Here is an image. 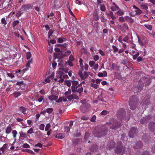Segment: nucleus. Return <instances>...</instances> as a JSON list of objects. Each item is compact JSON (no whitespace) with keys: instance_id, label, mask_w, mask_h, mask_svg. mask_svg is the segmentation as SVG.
<instances>
[{"instance_id":"864d4df0","label":"nucleus","mask_w":155,"mask_h":155,"mask_svg":"<svg viewBox=\"0 0 155 155\" xmlns=\"http://www.w3.org/2000/svg\"><path fill=\"white\" fill-rule=\"evenodd\" d=\"M16 84L19 86H21L23 84V82L22 81H17Z\"/></svg>"},{"instance_id":"cd10ccee","label":"nucleus","mask_w":155,"mask_h":155,"mask_svg":"<svg viewBox=\"0 0 155 155\" xmlns=\"http://www.w3.org/2000/svg\"><path fill=\"white\" fill-rule=\"evenodd\" d=\"M137 37L138 38V41L140 45L141 46H143L144 45V43L143 41L141 39H140L139 36H137Z\"/></svg>"},{"instance_id":"1a4fd4ad","label":"nucleus","mask_w":155,"mask_h":155,"mask_svg":"<svg viewBox=\"0 0 155 155\" xmlns=\"http://www.w3.org/2000/svg\"><path fill=\"white\" fill-rule=\"evenodd\" d=\"M143 140L145 143H148L150 141V138L148 135L144 134L143 136Z\"/></svg>"},{"instance_id":"4be33fe9","label":"nucleus","mask_w":155,"mask_h":155,"mask_svg":"<svg viewBox=\"0 0 155 155\" xmlns=\"http://www.w3.org/2000/svg\"><path fill=\"white\" fill-rule=\"evenodd\" d=\"M67 97H59V98L56 101V102L57 103H59L61 102L62 101L65 102L67 101Z\"/></svg>"},{"instance_id":"774afa93","label":"nucleus","mask_w":155,"mask_h":155,"mask_svg":"<svg viewBox=\"0 0 155 155\" xmlns=\"http://www.w3.org/2000/svg\"><path fill=\"white\" fill-rule=\"evenodd\" d=\"M23 147L24 148H30V147L29 145L27 143H25L24 144L23 146Z\"/></svg>"},{"instance_id":"9d476101","label":"nucleus","mask_w":155,"mask_h":155,"mask_svg":"<svg viewBox=\"0 0 155 155\" xmlns=\"http://www.w3.org/2000/svg\"><path fill=\"white\" fill-rule=\"evenodd\" d=\"M148 127L150 130L152 132L155 131V123L153 121L150 123L148 125ZM155 135V132L154 133Z\"/></svg>"},{"instance_id":"6e6552de","label":"nucleus","mask_w":155,"mask_h":155,"mask_svg":"<svg viewBox=\"0 0 155 155\" xmlns=\"http://www.w3.org/2000/svg\"><path fill=\"white\" fill-rule=\"evenodd\" d=\"M32 8V6L31 4H28L23 5L21 8V10L22 11H26L27 10L31 9Z\"/></svg>"},{"instance_id":"423d86ee","label":"nucleus","mask_w":155,"mask_h":155,"mask_svg":"<svg viewBox=\"0 0 155 155\" xmlns=\"http://www.w3.org/2000/svg\"><path fill=\"white\" fill-rule=\"evenodd\" d=\"M137 101L135 97H130L129 100V105L130 109L134 110L136 108Z\"/></svg>"},{"instance_id":"c03bdc74","label":"nucleus","mask_w":155,"mask_h":155,"mask_svg":"<svg viewBox=\"0 0 155 155\" xmlns=\"http://www.w3.org/2000/svg\"><path fill=\"white\" fill-rule=\"evenodd\" d=\"M118 19L120 22H123L125 21V19L123 16L120 17Z\"/></svg>"},{"instance_id":"58836bf2","label":"nucleus","mask_w":155,"mask_h":155,"mask_svg":"<svg viewBox=\"0 0 155 155\" xmlns=\"http://www.w3.org/2000/svg\"><path fill=\"white\" fill-rule=\"evenodd\" d=\"M22 93V92L21 93L20 92L18 91L16 92L15 93H14V95L15 96V97H18L19 96H20L21 94Z\"/></svg>"},{"instance_id":"c9c22d12","label":"nucleus","mask_w":155,"mask_h":155,"mask_svg":"<svg viewBox=\"0 0 155 155\" xmlns=\"http://www.w3.org/2000/svg\"><path fill=\"white\" fill-rule=\"evenodd\" d=\"M135 12L136 13L135 15H139L142 13L141 11L139 8L136 10Z\"/></svg>"},{"instance_id":"72a5a7b5","label":"nucleus","mask_w":155,"mask_h":155,"mask_svg":"<svg viewBox=\"0 0 155 155\" xmlns=\"http://www.w3.org/2000/svg\"><path fill=\"white\" fill-rule=\"evenodd\" d=\"M108 112H109L107 110H103L101 113L100 114L102 116H105L107 114Z\"/></svg>"},{"instance_id":"37998d69","label":"nucleus","mask_w":155,"mask_h":155,"mask_svg":"<svg viewBox=\"0 0 155 155\" xmlns=\"http://www.w3.org/2000/svg\"><path fill=\"white\" fill-rule=\"evenodd\" d=\"M1 22L2 24L6 25L7 24V21L5 18H3L1 19Z\"/></svg>"},{"instance_id":"de8ad7c7","label":"nucleus","mask_w":155,"mask_h":155,"mask_svg":"<svg viewBox=\"0 0 155 155\" xmlns=\"http://www.w3.org/2000/svg\"><path fill=\"white\" fill-rule=\"evenodd\" d=\"M53 33V31L52 30H50L48 33V38H49L52 35Z\"/></svg>"},{"instance_id":"c85d7f7f","label":"nucleus","mask_w":155,"mask_h":155,"mask_svg":"<svg viewBox=\"0 0 155 155\" xmlns=\"http://www.w3.org/2000/svg\"><path fill=\"white\" fill-rule=\"evenodd\" d=\"M71 93V91L70 90H68V91H66L65 93V95L66 96V97H73V96L71 95H69V96L68 95V94H69Z\"/></svg>"},{"instance_id":"0eeeda50","label":"nucleus","mask_w":155,"mask_h":155,"mask_svg":"<svg viewBox=\"0 0 155 155\" xmlns=\"http://www.w3.org/2000/svg\"><path fill=\"white\" fill-rule=\"evenodd\" d=\"M137 130L136 127H132L128 134L129 136L130 137H134L137 134Z\"/></svg>"},{"instance_id":"f03ea898","label":"nucleus","mask_w":155,"mask_h":155,"mask_svg":"<svg viewBox=\"0 0 155 155\" xmlns=\"http://www.w3.org/2000/svg\"><path fill=\"white\" fill-rule=\"evenodd\" d=\"M117 115L118 117L122 121L124 120L127 121L130 119L129 116L126 117L125 112L123 108H120L118 110Z\"/></svg>"},{"instance_id":"e433bc0d","label":"nucleus","mask_w":155,"mask_h":155,"mask_svg":"<svg viewBox=\"0 0 155 155\" xmlns=\"http://www.w3.org/2000/svg\"><path fill=\"white\" fill-rule=\"evenodd\" d=\"M53 109L52 108H48L46 109V112L49 114H51L53 111Z\"/></svg>"},{"instance_id":"a878e982","label":"nucleus","mask_w":155,"mask_h":155,"mask_svg":"<svg viewBox=\"0 0 155 155\" xmlns=\"http://www.w3.org/2000/svg\"><path fill=\"white\" fill-rule=\"evenodd\" d=\"M20 110L24 114H26V109L25 108L23 107H20Z\"/></svg>"},{"instance_id":"338daca9","label":"nucleus","mask_w":155,"mask_h":155,"mask_svg":"<svg viewBox=\"0 0 155 155\" xmlns=\"http://www.w3.org/2000/svg\"><path fill=\"white\" fill-rule=\"evenodd\" d=\"M83 60L82 59L80 58L79 60V63H80V65L81 67H82L83 65Z\"/></svg>"},{"instance_id":"052dcab7","label":"nucleus","mask_w":155,"mask_h":155,"mask_svg":"<svg viewBox=\"0 0 155 155\" xmlns=\"http://www.w3.org/2000/svg\"><path fill=\"white\" fill-rule=\"evenodd\" d=\"M142 89V87H140L139 88H135L134 89V91H137V92H139L141 91V90Z\"/></svg>"},{"instance_id":"f3484780","label":"nucleus","mask_w":155,"mask_h":155,"mask_svg":"<svg viewBox=\"0 0 155 155\" xmlns=\"http://www.w3.org/2000/svg\"><path fill=\"white\" fill-rule=\"evenodd\" d=\"M65 137V134L63 133H59L57 134L55 136V137L58 139H62Z\"/></svg>"},{"instance_id":"b1692460","label":"nucleus","mask_w":155,"mask_h":155,"mask_svg":"<svg viewBox=\"0 0 155 155\" xmlns=\"http://www.w3.org/2000/svg\"><path fill=\"white\" fill-rule=\"evenodd\" d=\"M57 39L58 43H62L66 41V39L64 38H58Z\"/></svg>"},{"instance_id":"9b49d317","label":"nucleus","mask_w":155,"mask_h":155,"mask_svg":"<svg viewBox=\"0 0 155 155\" xmlns=\"http://www.w3.org/2000/svg\"><path fill=\"white\" fill-rule=\"evenodd\" d=\"M81 86L82 85L81 83H80V84H78L75 88V89L74 90V93L75 92H77L79 94H80L82 92H83V88L82 87H81Z\"/></svg>"},{"instance_id":"a18cd8bd","label":"nucleus","mask_w":155,"mask_h":155,"mask_svg":"<svg viewBox=\"0 0 155 155\" xmlns=\"http://www.w3.org/2000/svg\"><path fill=\"white\" fill-rule=\"evenodd\" d=\"M32 62V59L29 60L28 61V62L26 63V64L28 68L29 67H30V65L31 64Z\"/></svg>"},{"instance_id":"4468645a","label":"nucleus","mask_w":155,"mask_h":155,"mask_svg":"<svg viewBox=\"0 0 155 155\" xmlns=\"http://www.w3.org/2000/svg\"><path fill=\"white\" fill-rule=\"evenodd\" d=\"M121 31L124 32L126 31V30H128L129 28L127 23H124L123 24L122 27L120 28Z\"/></svg>"},{"instance_id":"5fc2aeb1","label":"nucleus","mask_w":155,"mask_h":155,"mask_svg":"<svg viewBox=\"0 0 155 155\" xmlns=\"http://www.w3.org/2000/svg\"><path fill=\"white\" fill-rule=\"evenodd\" d=\"M27 133L30 134H32L33 133V129L32 128H30L27 132Z\"/></svg>"},{"instance_id":"f8f14e48","label":"nucleus","mask_w":155,"mask_h":155,"mask_svg":"<svg viewBox=\"0 0 155 155\" xmlns=\"http://www.w3.org/2000/svg\"><path fill=\"white\" fill-rule=\"evenodd\" d=\"M72 86L71 87L72 91L74 93V90L76 87L78 85V82L77 81H71Z\"/></svg>"},{"instance_id":"6e6d98bb","label":"nucleus","mask_w":155,"mask_h":155,"mask_svg":"<svg viewBox=\"0 0 155 155\" xmlns=\"http://www.w3.org/2000/svg\"><path fill=\"white\" fill-rule=\"evenodd\" d=\"M78 74H79V76H80V78L82 79H84V76L82 72L81 71H79V73H78Z\"/></svg>"},{"instance_id":"aec40b11","label":"nucleus","mask_w":155,"mask_h":155,"mask_svg":"<svg viewBox=\"0 0 155 155\" xmlns=\"http://www.w3.org/2000/svg\"><path fill=\"white\" fill-rule=\"evenodd\" d=\"M17 134V132L15 130H13L12 131V134L13 138L14 139V142H15L16 140V137Z\"/></svg>"},{"instance_id":"412c9836","label":"nucleus","mask_w":155,"mask_h":155,"mask_svg":"<svg viewBox=\"0 0 155 155\" xmlns=\"http://www.w3.org/2000/svg\"><path fill=\"white\" fill-rule=\"evenodd\" d=\"M5 130L6 133L7 134H10L12 130V128L11 127V126L9 125L8 126H7L6 127Z\"/></svg>"},{"instance_id":"c756f323","label":"nucleus","mask_w":155,"mask_h":155,"mask_svg":"<svg viewBox=\"0 0 155 155\" xmlns=\"http://www.w3.org/2000/svg\"><path fill=\"white\" fill-rule=\"evenodd\" d=\"M110 16L113 20H114L116 18V17L114 16L113 13L111 11H110Z\"/></svg>"},{"instance_id":"4d7b16f0","label":"nucleus","mask_w":155,"mask_h":155,"mask_svg":"<svg viewBox=\"0 0 155 155\" xmlns=\"http://www.w3.org/2000/svg\"><path fill=\"white\" fill-rule=\"evenodd\" d=\"M96 117L95 115H93L92 118L91 119V122H94L95 121V120H96Z\"/></svg>"},{"instance_id":"7ed1b4c3","label":"nucleus","mask_w":155,"mask_h":155,"mask_svg":"<svg viewBox=\"0 0 155 155\" xmlns=\"http://www.w3.org/2000/svg\"><path fill=\"white\" fill-rule=\"evenodd\" d=\"M107 124L110 125V128L112 129H116L119 128L120 125V123L114 118L110 119L109 122L107 123Z\"/></svg>"},{"instance_id":"6ab92c4d","label":"nucleus","mask_w":155,"mask_h":155,"mask_svg":"<svg viewBox=\"0 0 155 155\" xmlns=\"http://www.w3.org/2000/svg\"><path fill=\"white\" fill-rule=\"evenodd\" d=\"M98 149V146L97 145H94L91 147L90 148V150L91 151L95 152Z\"/></svg>"},{"instance_id":"8fccbe9b","label":"nucleus","mask_w":155,"mask_h":155,"mask_svg":"<svg viewBox=\"0 0 155 155\" xmlns=\"http://www.w3.org/2000/svg\"><path fill=\"white\" fill-rule=\"evenodd\" d=\"M45 127V125L43 124H40L39 126V128L41 130H44Z\"/></svg>"},{"instance_id":"69168bd1","label":"nucleus","mask_w":155,"mask_h":155,"mask_svg":"<svg viewBox=\"0 0 155 155\" xmlns=\"http://www.w3.org/2000/svg\"><path fill=\"white\" fill-rule=\"evenodd\" d=\"M118 40L120 42L122 43V36H120L118 39Z\"/></svg>"},{"instance_id":"603ef678","label":"nucleus","mask_w":155,"mask_h":155,"mask_svg":"<svg viewBox=\"0 0 155 155\" xmlns=\"http://www.w3.org/2000/svg\"><path fill=\"white\" fill-rule=\"evenodd\" d=\"M93 59L95 61H96L99 59V57L98 55H95L94 56Z\"/></svg>"},{"instance_id":"bf43d9fd","label":"nucleus","mask_w":155,"mask_h":155,"mask_svg":"<svg viewBox=\"0 0 155 155\" xmlns=\"http://www.w3.org/2000/svg\"><path fill=\"white\" fill-rule=\"evenodd\" d=\"M101 21L103 22H105L107 21V19H106V18H104V17L103 16H102L101 17Z\"/></svg>"},{"instance_id":"bb28decb","label":"nucleus","mask_w":155,"mask_h":155,"mask_svg":"<svg viewBox=\"0 0 155 155\" xmlns=\"http://www.w3.org/2000/svg\"><path fill=\"white\" fill-rule=\"evenodd\" d=\"M19 23V21L18 20L14 21L12 23V26L13 28H14Z\"/></svg>"},{"instance_id":"2f4dec72","label":"nucleus","mask_w":155,"mask_h":155,"mask_svg":"<svg viewBox=\"0 0 155 155\" xmlns=\"http://www.w3.org/2000/svg\"><path fill=\"white\" fill-rule=\"evenodd\" d=\"M119 11L117 12V14L119 15H124V13L123 11L119 9Z\"/></svg>"},{"instance_id":"2eb2a0df","label":"nucleus","mask_w":155,"mask_h":155,"mask_svg":"<svg viewBox=\"0 0 155 155\" xmlns=\"http://www.w3.org/2000/svg\"><path fill=\"white\" fill-rule=\"evenodd\" d=\"M93 19L95 21H97L99 19V16L97 11H95L93 15Z\"/></svg>"},{"instance_id":"5701e85b","label":"nucleus","mask_w":155,"mask_h":155,"mask_svg":"<svg viewBox=\"0 0 155 155\" xmlns=\"http://www.w3.org/2000/svg\"><path fill=\"white\" fill-rule=\"evenodd\" d=\"M110 9L113 11H115L119 9L120 8L117 5L115 4V6L111 7Z\"/></svg>"},{"instance_id":"473e14b6","label":"nucleus","mask_w":155,"mask_h":155,"mask_svg":"<svg viewBox=\"0 0 155 155\" xmlns=\"http://www.w3.org/2000/svg\"><path fill=\"white\" fill-rule=\"evenodd\" d=\"M90 85L91 87H93L95 89H97L98 87V85H97L96 84L94 83H91Z\"/></svg>"},{"instance_id":"a211bd4d","label":"nucleus","mask_w":155,"mask_h":155,"mask_svg":"<svg viewBox=\"0 0 155 155\" xmlns=\"http://www.w3.org/2000/svg\"><path fill=\"white\" fill-rule=\"evenodd\" d=\"M125 19L126 21H129L130 23L132 24L134 22V21L132 18L128 16L125 17Z\"/></svg>"},{"instance_id":"13d9d810","label":"nucleus","mask_w":155,"mask_h":155,"mask_svg":"<svg viewBox=\"0 0 155 155\" xmlns=\"http://www.w3.org/2000/svg\"><path fill=\"white\" fill-rule=\"evenodd\" d=\"M129 37L128 36H126V37L123 38V41H124L127 42L128 43L127 41L129 40Z\"/></svg>"},{"instance_id":"39448f33","label":"nucleus","mask_w":155,"mask_h":155,"mask_svg":"<svg viewBox=\"0 0 155 155\" xmlns=\"http://www.w3.org/2000/svg\"><path fill=\"white\" fill-rule=\"evenodd\" d=\"M106 133L107 131L106 130H104L99 129L97 130L96 129L92 131V134L94 136L98 137H101L104 136Z\"/></svg>"},{"instance_id":"49530a36","label":"nucleus","mask_w":155,"mask_h":155,"mask_svg":"<svg viewBox=\"0 0 155 155\" xmlns=\"http://www.w3.org/2000/svg\"><path fill=\"white\" fill-rule=\"evenodd\" d=\"M90 134L89 133L87 132H86L85 134V135L84 136V139L85 140H86L88 138Z\"/></svg>"},{"instance_id":"680f3d73","label":"nucleus","mask_w":155,"mask_h":155,"mask_svg":"<svg viewBox=\"0 0 155 155\" xmlns=\"http://www.w3.org/2000/svg\"><path fill=\"white\" fill-rule=\"evenodd\" d=\"M94 64L95 62L93 61H90L89 62V65L91 67H92L93 65H94Z\"/></svg>"},{"instance_id":"a19ab883","label":"nucleus","mask_w":155,"mask_h":155,"mask_svg":"<svg viewBox=\"0 0 155 155\" xmlns=\"http://www.w3.org/2000/svg\"><path fill=\"white\" fill-rule=\"evenodd\" d=\"M112 48L114 50V52L115 53L117 52L118 50V48L115 46L113 45H112Z\"/></svg>"},{"instance_id":"7c9ffc66","label":"nucleus","mask_w":155,"mask_h":155,"mask_svg":"<svg viewBox=\"0 0 155 155\" xmlns=\"http://www.w3.org/2000/svg\"><path fill=\"white\" fill-rule=\"evenodd\" d=\"M144 26L147 29H148L150 31H151L152 30V26L151 25H149L148 24H145Z\"/></svg>"},{"instance_id":"3c124183","label":"nucleus","mask_w":155,"mask_h":155,"mask_svg":"<svg viewBox=\"0 0 155 155\" xmlns=\"http://www.w3.org/2000/svg\"><path fill=\"white\" fill-rule=\"evenodd\" d=\"M5 150L1 147L0 148V155H3L4 154Z\"/></svg>"},{"instance_id":"09e8293b","label":"nucleus","mask_w":155,"mask_h":155,"mask_svg":"<svg viewBox=\"0 0 155 155\" xmlns=\"http://www.w3.org/2000/svg\"><path fill=\"white\" fill-rule=\"evenodd\" d=\"M83 75L84 76V79H83L84 80L88 76V74L85 71H84V75Z\"/></svg>"},{"instance_id":"e2e57ef3","label":"nucleus","mask_w":155,"mask_h":155,"mask_svg":"<svg viewBox=\"0 0 155 155\" xmlns=\"http://www.w3.org/2000/svg\"><path fill=\"white\" fill-rule=\"evenodd\" d=\"M141 155H150V153L149 152L145 151L143 152V154Z\"/></svg>"},{"instance_id":"ea45409f","label":"nucleus","mask_w":155,"mask_h":155,"mask_svg":"<svg viewBox=\"0 0 155 155\" xmlns=\"http://www.w3.org/2000/svg\"><path fill=\"white\" fill-rule=\"evenodd\" d=\"M141 7L143 9L146 10L148 8V6L145 4L141 5Z\"/></svg>"},{"instance_id":"0e129e2a","label":"nucleus","mask_w":155,"mask_h":155,"mask_svg":"<svg viewBox=\"0 0 155 155\" xmlns=\"http://www.w3.org/2000/svg\"><path fill=\"white\" fill-rule=\"evenodd\" d=\"M59 78L60 79L58 80V82L60 83H62L64 81V79L63 78H62V77L61 76H60L59 77Z\"/></svg>"},{"instance_id":"393cba45","label":"nucleus","mask_w":155,"mask_h":155,"mask_svg":"<svg viewBox=\"0 0 155 155\" xmlns=\"http://www.w3.org/2000/svg\"><path fill=\"white\" fill-rule=\"evenodd\" d=\"M71 81L65 80L64 81V84L66 85L69 87H71Z\"/></svg>"},{"instance_id":"79ce46f5","label":"nucleus","mask_w":155,"mask_h":155,"mask_svg":"<svg viewBox=\"0 0 155 155\" xmlns=\"http://www.w3.org/2000/svg\"><path fill=\"white\" fill-rule=\"evenodd\" d=\"M6 75L11 78H13L15 77V76L12 73H7L6 74Z\"/></svg>"},{"instance_id":"20e7f679","label":"nucleus","mask_w":155,"mask_h":155,"mask_svg":"<svg viewBox=\"0 0 155 155\" xmlns=\"http://www.w3.org/2000/svg\"><path fill=\"white\" fill-rule=\"evenodd\" d=\"M81 102L82 104L80 107L81 110L83 113L87 111L90 108V105L86 102L85 99L81 100Z\"/></svg>"},{"instance_id":"f257e3e1","label":"nucleus","mask_w":155,"mask_h":155,"mask_svg":"<svg viewBox=\"0 0 155 155\" xmlns=\"http://www.w3.org/2000/svg\"><path fill=\"white\" fill-rule=\"evenodd\" d=\"M126 148L123 147L122 143L120 141H119L117 143L114 150L115 152L118 154H123L126 152Z\"/></svg>"},{"instance_id":"f704fd0d","label":"nucleus","mask_w":155,"mask_h":155,"mask_svg":"<svg viewBox=\"0 0 155 155\" xmlns=\"http://www.w3.org/2000/svg\"><path fill=\"white\" fill-rule=\"evenodd\" d=\"M147 122L146 119L144 118H141L140 120V122L141 124H144L147 123Z\"/></svg>"},{"instance_id":"dca6fc26","label":"nucleus","mask_w":155,"mask_h":155,"mask_svg":"<svg viewBox=\"0 0 155 155\" xmlns=\"http://www.w3.org/2000/svg\"><path fill=\"white\" fill-rule=\"evenodd\" d=\"M136 146L133 147V148L135 149L137 148H140L142 146V143L141 141H139L136 143Z\"/></svg>"},{"instance_id":"4c0bfd02","label":"nucleus","mask_w":155,"mask_h":155,"mask_svg":"<svg viewBox=\"0 0 155 155\" xmlns=\"http://www.w3.org/2000/svg\"><path fill=\"white\" fill-rule=\"evenodd\" d=\"M31 54L30 52H27L26 54V57L27 59H29L31 57Z\"/></svg>"},{"instance_id":"ddd939ff","label":"nucleus","mask_w":155,"mask_h":155,"mask_svg":"<svg viewBox=\"0 0 155 155\" xmlns=\"http://www.w3.org/2000/svg\"><path fill=\"white\" fill-rule=\"evenodd\" d=\"M115 143L113 140H111L110 142L109 143L108 146V147L107 148L110 150L112 149L115 147Z\"/></svg>"}]
</instances>
